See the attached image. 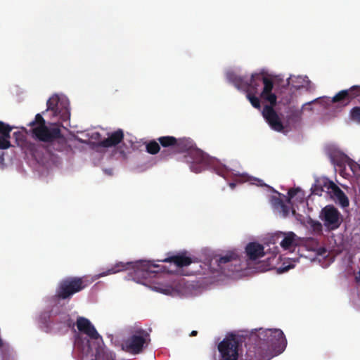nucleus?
Instances as JSON below:
<instances>
[{"instance_id":"obj_1","label":"nucleus","mask_w":360,"mask_h":360,"mask_svg":"<svg viewBox=\"0 0 360 360\" xmlns=\"http://www.w3.org/2000/svg\"><path fill=\"white\" fill-rule=\"evenodd\" d=\"M227 77L237 89L253 94L258 93L259 88L262 84L264 86L260 93V98L270 104L264 107L262 115L274 130L277 131L283 130V125L274 109L277 103V96L272 92L274 81L271 75L262 71L252 74L250 79L236 75L234 73H229Z\"/></svg>"},{"instance_id":"obj_27","label":"nucleus","mask_w":360,"mask_h":360,"mask_svg":"<svg viewBox=\"0 0 360 360\" xmlns=\"http://www.w3.org/2000/svg\"><path fill=\"white\" fill-rule=\"evenodd\" d=\"M146 151L151 155H156L160 152V147L159 142L155 140L145 142Z\"/></svg>"},{"instance_id":"obj_41","label":"nucleus","mask_w":360,"mask_h":360,"mask_svg":"<svg viewBox=\"0 0 360 360\" xmlns=\"http://www.w3.org/2000/svg\"><path fill=\"white\" fill-rule=\"evenodd\" d=\"M3 345V342L1 340V339L0 338V348L2 347Z\"/></svg>"},{"instance_id":"obj_11","label":"nucleus","mask_w":360,"mask_h":360,"mask_svg":"<svg viewBox=\"0 0 360 360\" xmlns=\"http://www.w3.org/2000/svg\"><path fill=\"white\" fill-rule=\"evenodd\" d=\"M188 162L191 170L195 173L201 172L205 169H213L217 174H221L225 170L224 167H218V159H191Z\"/></svg>"},{"instance_id":"obj_5","label":"nucleus","mask_w":360,"mask_h":360,"mask_svg":"<svg viewBox=\"0 0 360 360\" xmlns=\"http://www.w3.org/2000/svg\"><path fill=\"white\" fill-rule=\"evenodd\" d=\"M129 269H136L137 274H141L143 277L150 276L151 274H158L165 271V266L152 263L150 261H140L135 264L133 262H117L111 268L99 274V277L114 274Z\"/></svg>"},{"instance_id":"obj_22","label":"nucleus","mask_w":360,"mask_h":360,"mask_svg":"<svg viewBox=\"0 0 360 360\" xmlns=\"http://www.w3.org/2000/svg\"><path fill=\"white\" fill-rule=\"evenodd\" d=\"M332 198L342 207H347L349 205V199L345 193L335 184L330 191Z\"/></svg>"},{"instance_id":"obj_34","label":"nucleus","mask_w":360,"mask_h":360,"mask_svg":"<svg viewBox=\"0 0 360 360\" xmlns=\"http://www.w3.org/2000/svg\"><path fill=\"white\" fill-rule=\"evenodd\" d=\"M12 164V159H0V167L1 169H4L6 168L8 165H10Z\"/></svg>"},{"instance_id":"obj_35","label":"nucleus","mask_w":360,"mask_h":360,"mask_svg":"<svg viewBox=\"0 0 360 360\" xmlns=\"http://www.w3.org/2000/svg\"><path fill=\"white\" fill-rule=\"evenodd\" d=\"M302 113V110H297L293 112V115L297 118H300L301 117Z\"/></svg>"},{"instance_id":"obj_25","label":"nucleus","mask_w":360,"mask_h":360,"mask_svg":"<svg viewBox=\"0 0 360 360\" xmlns=\"http://www.w3.org/2000/svg\"><path fill=\"white\" fill-rule=\"evenodd\" d=\"M158 141L163 148H171L174 150L177 139L172 136H161Z\"/></svg>"},{"instance_id":"obj_12","label":"nucleus","mask_w":360,"mask_h":360,"mask_svg":"<svg viewBox=\"0 0 360 360\" xmlns=\"http://www.w3.org/2000/svg\"><path fill=\"white\" fill-rule=\"evenodd\" d=\"M358 97H360V85H354L347 89L340 91L332 98L331 101L340 106L345 107Z\"/></svg>"},{"instance_id":"obj_3","label":"nucleus","mask_w":360,"mask_h":360,"mask_svg":"<svg viewBox=\"0 0 360 360\" xmlns=\"http://www.w3.org/2000/svg\"><path fill=\"white\" fill-rule=\"evenodd\" d=\"M124 131L118 129L108 133V137L94 144V149L100 153L112 152L117 158H126L130 153V147L124 142Z\"/></svg>"},{"instance_id":"obj_39","label":"nucleus","mask_w":360,"mask_h":360,"mask_svg":"<svg viewBox=\"0 0 360 360\" xmlns=\"http://www.w3.org/2000/svg\"><path fill=\"white\" fill-rule=\"evenodd\" d=\"M229 186H230V187H231V188H235V186H236V184H235L234 183H230V184H229Z\"/></svg>"},{"instance_id":"obj_4","label":"nucleus","mask_w":360,"mask_h":360,"mask_svg":"<svg viewBox=\"0 0 360 360\" xmlns=\"http://www.w3.org/2000/svg\"><path fill=\"white\" fill-rule=\"evenodd\" d=\"M252 338L264 349L283 351L287 344L284 333L280 329L260 328Z\"/></svg>"},{"instance_id":"obj_7","label":"nucleus","mask_w":360,"mask_h":360,"mask_svg":"<svg viewBox=\"0 0 360 360\" xmlns=\"http://www.w3.org/2000/svg\"><path fill=\"white\" fill-rule=\"evenodd\" d=\"M240 342L235 335L226 336L217 346L219 360H238Z\"/></svg>"},{"instance_id":"obj_15","label":"nucleus","mask_w":360,"mask_h":360,"mask_svg":"<svg viewBox=\"0 0 360 360\" xmlns=\"http://www.w3.org/2000/svg\"><path fill=\"white\" fill-rule=\"evenodd\" d=\"M148 335V334L144 330L140 329L127 340L126 345L134 352L139 353L142 350Z\"/></svg>"},{"instance_id":"obj_26","label":"nucleus","mask_w":360,"mask_h":360,"mask_svg":"<svg viewBox=\"0 0 360 360\" xmlns=\"http://www.w3.org/2000/svg\"><path fill=\"white\" fill-rule=\"evenodd\" d=\"M58 102H59V97L57 95L52 96L47 101L46 105H47V110H51L53 112L54 115H58Z\"/></svg>"},{"instance_id":"obj_16","label":"nucleus","mask_w":360,"mask_h":360,"mask_svg":"<svg viewBox=\"0 0 360 360\" xmlns=\"http://www.w3.org/2000/svg\"><path fill=\"white\" fill-rule=\"evenodd\" d=\"M77 327L80 332L86 334L92 340L101 338L90 321L84 317L79 316L77 318Z\"/></svg>"},{"instance_id":"obj_14","label":"nucleus","mask_w":360,"mask_h":360,"mask_svg":"<svg viewBox=\"0 0 360 360\" xmlns=\"http://www.w3.org/2000/svg\"><path fill=\"white\" fill-rule=\"evenodd\" d=\"M51 322L53 325V330L57 331L68 329L75 325L70 314L65 311H54V316L52 318Z\"/></svg>"},{"instance_id":"obj_21","label":"nucleus","mask_w":360,"mask_h":360,"mask_svg":"<svg viewBox=\"0 0 360 360\" xmlns=\"http://www.w3.org/2000/svg\"><path fill=\"white\" fill-rule=\"evenodd\" d=\"M0 130V150L8 149L11 146L10 139L12 127L4 123Z\"/></svg>"},{"instance_id":"obj_40","label":"nucleus","mask_w":360,"mask_h":360,"mask_svg":"<svg viewBox=\"0 0 360 360\" xmlns=\"http://www.w3.org/2000/svg\"><path fill=\"white\" fill-rule=\"evenodd\" d=\"M4 122L0 121V130L2 129L1 127L4 126Z\"/></svg>"},{"instance_id":"obj_30","label":"nucleus","mask_w":360,"mask_h":360,"mask_svg":"<svg viewBox=\"0 0 360 360\" xmlns=\"http://www.w3.org/2000/svg\"><path fill=\"white\" fill-rule=\"evenodd\" d=\"M43 125H46V121L44 119V117H42V115L39 113L37 114L34 120L29 124V126L32 127V128L36 126H43Z\"/></svg>"},{"instance_id":"obj_38","label":"nucleus","mask_w":360,"mask_h":360,"mask_svg":"<svg viewBox=\"0 0 360 360\" xmlns=\"http://www.w3.org/2000/svg\"><path fill=\"white\" fill-rule=\"evenodd\" d=\"M198 334V332L196 330H193L191 333V336H195Z\"/></svg>"},{"instance_id":"obj_20","label":"nucleus","mask_w":360,"mask_h":360,"mask_svg":"<svg viewBox=\"0 0 360 360\" xmlns=\"http://www.w3.org/2000/svg\"><path fill=\"white\" fill-rule=\"evenodd\" d=\"M53 316L54 311L51 310L42 311L39 316V324L47 333L53 330V325L51 322Z\"/></svg>"},{"instance_id":"obj_18","label":"nucleus","mask_w":360,"mask_h":360,"mask_svg":"<svg viewBox=\"0 0 360 360\" xmlns=\"http://www.w3.org/2000/svg\"><path fill=\"white\" fill-rule=\"evenodd\" d=\"M335 184L327 178H320L316 180L313 186V193L321 195L322 192L330 193Z\"/></svg>"},{"instance_id":"obj_28","label":"nucleus","mask_w":360,"mask_h":360,"mask_svg":"<svg viewBox=\"0 0 360 360\" xmlns=\"http://www.w3.org/2000/svg\"><path fill=\"white\" fill-rule=\"evenodd\" d=\"M246 97L248 101L250 102L251 105L257 109H260V101L258 97L255 96L256 94H253L252 92L246 91Z\"/></svg>"},{"instance_id":"obj_24","label":"nucleus","mask_w":360,"mask_h":360,"mask_svg":"<svg viewBox=\"0 0 360 360\" xmlns=\"http://www.w3.org/2000/svg\"><path fill=\"white\" fill-rule=\"evenodd\" d=\"M271 202L274 208L282 212L284 216H287L289 214V207L281 198L278 197H273Z\"/></svg>"},{"instance_id":"obj_23","label":"nucleus","mask_w":360,"mask_h":360,"mask_svg":"<svg viewBox=\"0 0 360 360\" xmlns=\"http://www.w3.org/2000/svg\"><path fill=\"white\" fill-rule=\"evenodd\" d=\"M325 152L328 158H349L346 153L334 144L326 145Z\"/></svg>"},{"instance_id":"obj_42","label":"nucleus","mask_w":360,"mask_h":360,"mask_svg":"<svg viewBox=\"0 0 360 360\" xmlns=\"http://www.w3.org/2000/svg\"><path fill=\"white\" fill-rule=\"evenodd\" d=\"M96 136H100L99 133H96Z\"/></svg>"},{"instance_id":"obj_32","label":"nucleus","mask_w":360,"mask_h":360,"mask_svg":"<svg viewBox=\"0 0 360 360\" xmlns=\"http://www.w3.org/2000/svg\"><path fill=\"white\" fill-rule=\"evenodd\" d=\"M309 224L315 231L321 232L322 231V224L316 220L310 219Z\"/></svg>"},{"instance_id":"obj_31","label":"nucleus","mask_w":360,"mask_h":360,"mask_svg":"<svg viewBox=\"0 0 360 360\" xmlns=\"http://www.w3.org/2000/svg\"><path fill=\"white\" fill-rule=\"evenodd\" d=\"M331 162L333 165H336L338 166H342L345 163H347L348 165L351 166L352 165L353 159H330Z\"/></svg>"},{"instance_id":"obj_9","label":"nucleus","mask_w":360,"mask_h":360,"mask_svg":"<svg viewBox=\"0 0 360 360\" xmlns=\"http://www.w3.org/2000/svg\"><path fill=\"white\" fill-rule=\"evenodd\" d=\"M323 225L329 231L338 229L342 221V215L339 210L333 205H328L324 207L319 214Z\"/></svg>"},{"instance_id":"obj_33","label":"nucleus","mask_w":360,"mask_h":360,"mask_svg":"<svg viewBox=\"0 0 360 360\" xmlns=\"http://www.w3.org/2000/svg\"><path fill=\"white\" fill-rule=\"evenodd\" d=\"M301 191L300 188H291L288 191V198H287V202L288 203H290V200L298 193H300Z\"/></svg>"},{"instance_id":"obj_2","label":"nucleus","mask_w":360,"mask_h":360,"mask_svg":"<svg viewBox=\"0 0 360 360\" xmlns=\"http://www.w3.org/2000/svg\"><path fill=\"white\" fill-rule=\"evenodd\" d=\"M32 133L36 139L47 143V150L51 153L63 151L68 147L67 140L56 124L36 126L32 129Z\"/></svg>"},{"instance_id":"obj_8","label":"nucleus","mask_w":360,"mask_h":360,"mask_svg":"<svg viewBox=\"0 0 360 360\" xmlns=\"http://www.w3.org/2000/svg\"><path fill=\"white\" fill-rule=\"evenodd\" d=\"M214 259L221 270L227 269L229 271L235 272L242 269L240 255L237 250H229L223 255H217Z\"/></svg>"},{"instance_id":"obj_19","label":"nucleus","mask_w":360,"mask_h":360,"mask_svg":"<svg viewBox=\"0 0 360 360\" xmlns=\"http://www.w3.org/2000/svg\"><path fill=\"white\" fill-rule=\"evenodd\" d=\"M187 252H181L176 255H174L162 260L165 262H173L178 267H184L189 266L193 260L186 255Z\"/></svg>"},{"instance_id":"obj_13","label":"nucleus","mask_w":360,"mask_h":360,"mask_svg":"<svg viewBox=\"0 0 360 360\" xmlns=\"http://www.w3.org/2000/svg\"><path fill=\"white\" fill-rule=\"evenodd\" d=\"M296 238V234L292 231L287 233L278 232L272 236L271 240L274 243H279L284 250L292 251L297 245Z\"/></svg>"},{"instance_id":"obj_29","label":"nucleus","mask_w":360,"mask_h":360,"mask_svg":"<svg viewBox=\"0 0 360 360\" xmlns=\"http://www.w3.org/2000/svg\"><path fill=\"white\" fill-rule=\"evenodd\" d=\"M350 119L358 124H360V106L352 108L349 111Z\"/></svg>"},{"instance_id":"obj_36","label":"nucleus","mask_w":360,"mask_h":360,"mask_svg":"<svg viewBox=\"0 0 360 360\" xmlns=\"http://www.w3.org/2000/svg\"><path fill=\"white\" fill-rule=\"evenodd\" d=\"M13 136L15 137V139L18 140V139H20V137H22L23 135L22 134L21 132L20 131H16V132H14L13 133Z\"/></svg>"},{"instance_id":"obj_10","label":"nucleus","mask_w":360,"mask_h":360,"mask_svg":"<svg viewBox=\"0 0 360 360\" xmlns=\"http://www.w3.org/2000/svg\"><path fill=\"white\" fill-rule=\"evenodd\" d=\"M174 151L187 153L191 158H212L198 148L193 139L187 137L177 139Z\"/></svg>"},{"instance_id":"obj_37","label":"nucleus","mask_w":360,"mask_h":360,"mask_svg":"<svg viewBox=\"0 0 360 360\" xmlns=\"http://www.w3.org/2000/svg\"><path fill=\"white\" fill-rule=\"evenodd\" d=\"M105 173L109 174V175H111L112 174V169H105L104 170Z\"/></svg>"},{"instance_id":"obj_17","label":"nucleus","mask_w":360,"mask_h":360,"mask_svg":"<svg viewBox=\"0 0 360 360\" xmlns=\"http://www.w3.org/2000/svg\"><path fill=\"white\" fill-rule=\"evenodd\" d=\"M245 254L248 260L255 261L264 256V248L257 242H250L245 247Z\"/></svg>"},{"instance_id":"obj_6","label":"nucleus","mask_w":360,"mask_h":360,"mask_svg":"<svg viewBox=\"0 0 360 360\" xmlns=\"http://www.w3.org/2000/svg\"><path fill=\"white\" fill-rule=\"evenodd\" d=\"M90 285L86 277H67L58 285L56 297L58 300H70L76 293L83 290Z\"/></svg>"}]
</instances>
